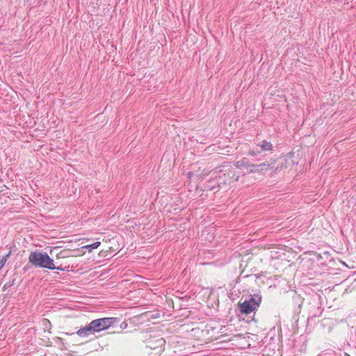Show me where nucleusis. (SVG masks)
I'll return each mask as SVG.
<instances>
[{"mask_svg":"<svg viewBox=\"0 0 356 356\" xmlns=\"http://www.w3.org/2000/svg\"><path fill=\"white\" fill-rule=\"evenodd\" d=\"M119 322L118 318L108 317L101 318L92 321L84 327L80 328L76 332L77 335L81 337H87L90 334L99 332L105 330Z\"/></svg>","mask_w":356,"mask_h":356,"instance_id":"obj_1","label":"nucleus"},{"mask_svg":"<svg viewBox=\"0 0 356 356\" xmlns=\"http://www.w3.org/2000/svg\"><path fill=\"white\" fill-rule=\"evenodd\" d=\"M29 263L34 266L49 270L55 269L54 260L47 252H42L39 250L32 251L29 256Z\"/></svg>","mask_w":356,"mask_h":356,"instance_id":"obj_2","label":"nucleus"},{"mask_svg":"<svg viewBox=\"0 0 356 356\" xmlns=\"http://www.w3.org/2000/svg\"><path fill=\"white\" fill-rule=\"evenodd\" d=\"M261 299V296L259 294L251 295L250 299L245 300L243 302H238L239 312L245 315L254 312L259 307Z\"/></svg>","mask_w":356,"mask_h":356,"instance_id":"obj_3","label":"nucleus"},{"mask_svg":"<svg viewBox=\"0 0 356 356\" xmlns=\"http://www.w3.org/2000/svg\"><path fill=\"white\" fill-rule=\"evenodd\" d=\"M275 167V161L273 162H264L259 164L251 163L248 173L254 172H264L267 171L268 169H273Z\"/></svg>","mask_w":356,"mask_h":356,"instance_id":"obj_4","label":"nucleus"},{"mask_svg":"<svg viewBox=\"0 0 356 356\" xmlns=\"http://www.w3.org/2000/svg\"><path fill=\"white\" fill-rule=\"evenodd\" d=\"M165 343V341L163 338H158L149 341L146 346L156 350V353H160L164 350Z\"/></svg>","mask_w":356,"mask_h":356,"instance_id":"obj_5","label":"nucleus"},{"mask_svg":"<svg viewBox=\"0 0 356 356\" xmlns=\"http://www.w3.org/2000/svg\"><path fill=\"white\" fill-rule=\"evenodd\" d=\"M257 146L260 148L261 151L263 152L273 151L274 147L273 144L266 140L259 142Z\"/></svg>","mask_w":356,"mask_h":356,"instance_id":"obj_6","label":"nucleus"},{"mask_svg":"<svg viewBox=\"0 0 356 356\" xmlns=\"http://www.w3.org/2000/svg\"><path fill=\"white\" fill-rule=\"evenodd\" d=\"M250 164L251 163L248 161L246 158H243L241 160L237 161L236 166L240 169H245L248 172Z\"/></svg>","mask_w":356,"mask_h":356,"instance_id":"obj_7","label":"nucleus"},{"mask_svg":"<svg viewBox=\"0 0 356 356\" xmlns=\"http://www.w3.org/2000/svg\"><path fill=\"white\" fill-rule=\"evenodd\" d=\"M262 152L263 151H261L260 148L258 147L257 145L255 147H252V149H250V151L248 152V154L252 156L257 157L261 155Z\"/></svg>","mask_w":356,"mask_h":356,"instance_id":"obj_8","label":"nucleus"},{"mask_svg":"<svg viewBox=\"0 0 356 356\" xmlns=\"http://www.w3.org/2000/svg\"><path fill=\"white\" fill-rule=\"evenodd\" d=\"M100 242L97 241L90 245H85L83 248L87 249L89 252H91L92 250L97 248L100 245Z\"/></svg>","mask_w":356,"mask_h":356,"instance_id":"obj_9","label":"nucleus"},{"mask_svg":"<svg viewBox=\"0 0 356 356\" xmlns=\"http://www.w3.org/2000/svg\"><path fill=\"white\" fill-rule=\"evenodd\" d=\"M10 254H11V250H10L6 255L3 257L2 258H0V270L4 266L7 260L10 257Z\"/></svg>","mask_w":356,"mask_h":356,"instance_id":"obj_10","label":"nucleus"},{"mask_svg":"<svg viewBox=\"0 0 356 356\" xmlns=\"http://www.w3.org/2000/svg\"><path fill=\"white\" fill-rule=\"evenodd\" d=\"M15 279H12L11 280H9L8 282H7L3 286V291H6L8 289H9L10 287H11L12 286L14 285V283H15Z\"/></svg>","mask_w":356,"mask_h":356,"instance_id":"obj_11","label":"nucleus"},{"mask_svg":"<svg viewBox=\"0 0 356 356\" xmlns=\"http://www.w3.org/2000/svg\"><path fill=\"white\" fill-rule=\"evenodd\" d=\"M67 250H61L59 253L57 254L56 257L58 259L66 258L68 257V255H67Z\"/></svg>","mask_w":356,"mask_h":356,"instance_id":"obj_12","label":"nucleus"},{"mask_svg":"<svg viewBox=\"0 0 356 356\" xmlns=\"http://www.w3.org/2000/svg\"><path fill=\"white\" fill-rule=\"evenodd\" d=\"M68 268H69V266L63 267L62 265H60L58 266H55V269H57L60 271L67 270Z\"/></svg>","mask_w":356,"mask_h":356,"instance_id":"obj_13","label":"nucleus"},{"mask_svg":"<svg viewBox=\"0 0 356 356\" xmlns=\"http://www.w3.org/2000/svg\"><path fill=\"white\" fill-rule=\"evenodd\" d=\"M43 325H44L46 327H47V325H49V326H51V323H50V321H49L48 319L44 318V319L43 320Z\"/></svg>","mask_w":356,"mask_h":356,"instance_id":"obj_14","label":"nucleus"},{"mask_svg":"<svg viewBox=\"0 0 356 356\" xmlns=\"http://www.w3.org/2000/svg\"><path fill=\"white\" fill-rule=\"evenodd\" d=\"M127 327V324L125 322H123L120 324L121 329H125Z\"/></svg>","mask_w":356,"mask_h":356,"instance_id":"obj_15","label":"nucleus"},{"mask_svg":"<svg viewBox=\"0 0 356 356\" xmlns=\"http://www.w3.org/2000/svg\"><path fill=\"white\" fill-rule=\"evenodd\" d=\"M225 326L221 327V329H220V330H221V332H222V333L224 332L222 330H223V329H225Z\"/></svg>","mask_w":356,"mask_h":356,"instance_id":"obj_16","label":"nucleus"}]
</instances>
